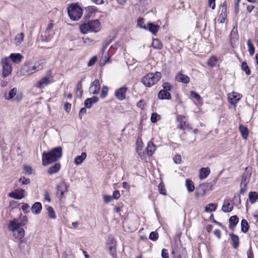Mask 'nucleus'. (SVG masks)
Masks as SVG:
<instances>
[{
	"mask_svg": "<svg viewBox=\"0 0 258 258\" xmlns=\"http://www.w3.org/2000/svg\"><path fill=\"white\" fill-rule=\"evenodd\" d=\"M97 60L96 56H93L88 62L87 65L88 67H91L93 66Z\"/></svg>",
	"mask_w": 258,
	"mask_h": 258,
	"instance_id": "nucleus-53",
	"label": "nucleus"
},
{
	"mask_svg": "<svg viewBox=\"0 0 258 258\" xmlns=\"http://www.w3.org/2000/svg\"><path fill=\"white\" fill-rule=\"evenodd\" d=\"M241 97L242 96L240 94L233 92L232 96H228L229 102L232 105H235Z\"/></svg>",
	"mask_w": 258,
	"mask_h": 258,
	"instance_id": "nucleus-18",
	"label": "nucleus"
},
{
	"mask_svg": "<svg viewBox=\"0 0 258 258\" xmlns=\"http://www.w3.org/2000/svg\"><path fill=\"white\" fill-rule=\"evenodd\" d=\"M31 71L34 72H37L38 70H40L42 69V66L41 64H38L37 65H33L32 63L31 64Z\"/></svg>",
	"mask_w": 258,
	"mask_h": 258,
	"instance_id": "nucleus-50",
	"label": "nucleus"
},
{
	"mask_svg": "<svg viewBox=\"0 0 258 258\" xmlns=\"http://www.w3.org/2000/svg\"><path fill=\"white\" fill-rule=\"evenodd\" d=\"M145 105L144 100H141L137 103V106L142 110L144 109Z\"/></svg>",
	"mask_w": 258,
	"mask_h": 258,
	"instance_id": "nucleus-62",
	"label": "nucleus"
},
{
	"mask_svg": "<svg viewBox=\"0 0 258 258\" xmlns=\"http://www.w3.org/2000/svg\"><path fill=\"white\" fill-rule=\"evenodd\" d=\"M173 160L176 164H180L182 161L181 157L179 154L175 155V156L173 158Z\"/></svg>",
	"mask_w": 258,
	"mask_h": 258,
	"instance_id": "nucleus-57",
	"label": "nucleus"
},
{
	"mask_svg": "<svg viewBox=\"0 0 258 258\" xmlns=\"http://www.w3.org/2000/svg\"><path fill=\"white\" fill-rule=\"evenodd\" d=\"M83 78H82L81 80L78 83L77 87H76V91H79L81 94V96H82V94L83 92V90L82 89V82L83 80Z\"/></svg>",
	"mask_w": 258,
	"mask_h": 258,
	"instance_id": "nucleus-47",
	"label": "nucleus"
},
{
	"mask_svg": "<svg viewBox=\"0 0 258 258\" xmlns=\"http://www.w3.org/2000/svg\"><path fill=\"white\" fill-rule=\"evenodd\" d=\"M23 169L25 173L28 175H30L32 173L33 169L31 166H24Z\"/></svg>",
	"mask_w": 258,
	"mask_h": 258,
	"instance_id": "nucleus-54",
	"label": "nucleus"
},
{
	"mask_svg": "<svg viewBox=\"0 0 258 258\" xmlns=\"http://www.w3.org/2000/svg\"><path fill=\"white\" fill-rule=\"evenodd\" d=\"M47 76L42 78L36 84L35 87L41 89L54 82L53 77L52 76V70H49L46 73Z\"/></svg>",
	"mask_w": 258,
	"mask_h": 258,
	"instance_id": "nucleus-6",
	"label": "nucleus"
},
{
	"mask_svg": "<svg viewBox=\"0 0 258 258\" xmlns=\"http://www.w3.org/2000/svg\"><path fill=\"white\" fill-rule=\"evenodd\" d=\"M217 207V204L211 203L207 205L205 208V211L206 212H214L216 211Z\"/></svg>",
	"mask_w": 258,
	"mask_h": 258,
	"instance_id": "nucleus-37",
	"label": "nucleus"
},
{
	"mask_svg": "<svg viewBox=\"0 0 258 258\" xmlns=\"http://www.w3.org/2000/svg\"><path fill=\"white\" fill-rule=\"evenodd\" d=\"M176 80L178 82L187 84L190 81L189 78L186 75L179 73L176 76Z\"/></svg>",
	"mask_w": 258,
	"mask_h": 258,
	"instance_id": "nucleus-20",
	"label": "nucleus"
},
{
	"mask_svg": "<svg viewBox=\"0 0 258 258\" xmlns=\"http://www.w3.org/2000/svg\"><path fill=\"white\" fill-rule=\"evenodd\" d=\"M60 167L59 163H56L48 168L47 172L50 175L56 173L59 170Z\"/></svg>",
	"mask_w": 258,
	"mask_h": 258,
	"instance_id": "nucleus-26",
	"label": "nucleus"
},
{
	"mask_svg": "<svg viewBox=\"0 0 258 258\" xmlns=\"http://www.w3.org/2000/svg\"><path fill=\"white\" fill-rule=\"evenodd\" d=\"M159 235L157 232L153 231L151 232L149 235V239L153 241H156L158 239Z\"/></svg>",
	"mask_w": 258,
	"mask_h": 258,
	"instance_id": "nucleus-45",
	"label": "nucleus"
},
{
	"mask_svg": "<svg viewBox=\"0 0 258 258\" xmlns=\"http://www.w3.org/2000/svg\"><path fill=\"white\" fill-rule=\"evenodd\" d=\"M241 70L244 71L245 74L247 76H249L251 74V71L246 61H243L242 62L241 65Z\"/></svg>",
	"mask_w": 258,
	"mask_h": 258,
	"instance_id": "nucleus-36",
	"label": "nucleus"
},
{
	"mask_svg": "<svg viewBox=\"0 0 258 258\" xmlns=\"http://www.w3.org/2000/svg\"><path fill=\"white\" fill-rule=\"evenodd\" d=\"M158 98L161 100H170L172 97L169 92L165 91L164 90H161L158 94Z\"/></svg>",
	"mask_w": 258,
	"mask_h": 258,
	"instance_id": "nucleus-21",
	"label": "nucleus"
},
{
	"mask_svg": "<svg viewBox=\"0 0 258 258\" xmlns=\"http://www.w3.org/2000/svg\"><path fill=\"white\" fill-rule=\"evenodd\" d=\"M247 258H254L253 253L252 252L251 246H250L247 251Z\"/></svg>",
	"mask_w": 258,
	"mask_h": 258,
	"instance_id": "nucleus-63",
	"label": "nucleus"
},
{
	"mask_svg": "<svg viewBox=\"0 0 258 258\" xmlns=\"http://www.w3.org/2000/svg\"><path fill=\"white\" fill-rule=\"evenodd\" d=\"M239 129L242 138L246 139L249 134V131L247 127L242 124H240L239 126Z\"/></svg>",
	"mask_w": 258,
	"mask_h": 258,
	"instance_id": "nucleus-28",
	"label": "nucleus"
},
{
	"mask_svg": "<svg viewBox=\"0 0 258 258\" xmlns=\"http://www.w3.org/2000/svg\"><path fill=\"white\" fill-rule=\"evenodd\" d=\"M19 181L23 184H28L30 182L29 178H26L25 177H22L19 179Z\"/></svg>",
	"mask_w": 258,
	"mask_h": 258,
	"instance_id": "nucleus-55",
	"label": "nucleus"
},
{
	"mask_svg": "<svg viewBox=\"0 0 258 258\" xmlns=\"http://www.w3.org/2000/svg\"><path fill=\"white\" fill-rule=\"evenodd\" d=\"M227 17V14L221 13L219 16V21L220 23L225 22V19Z\"/></svg>",
	"mask_w": 258,
	"mask_h": 258,
	"instance_id": "nucleus-60",
	"label": "nucleus"
},
{
	"mask_svg": "<svg viewBox=\"0 0 258 258\" xmlns=\"http://www.w3.org/2000/svg\"><path fill=\"white\" fill-rule=\"evenodd\" d=\"M233 209V204H231L230 200H225L224 201L222 210L225 213H229L231 212Z\"/></svg>",
	"mask_w": 258,
	"mask_h": 258,
	"instance_id": "nucleus-17",
	"label": "nucleus"
},
{
	"mask_svg": "<svg viewBox=\"0 0 258 258\" xmlns=\"http://www.w3.org/2000/svg\"><path fill=\"white\" fill-rule=\"evenodd\" d=\"M99 101L98 97L93 96L92 98H88L84 102V105L87 108H91L94 103H97Z\"/></svg>",
	"mask_w": 258,
	"mask_h": 258,
	"instance_id": "nucleus-16",
	"label": "nucleus"
},
{
	"mask_svg": "<svg viewBox=\"0 0 258 258\" xmlns=\"http://www.w3.org/2000/svg\"><path fill=\"white\" fill-rule=\"evenodd\" d=\"M29 208V206L28 204L26 203H22V206H21V209L23 210V212L25 213H28L29 212L28 210Z\"/></svg>",
	"mask_w": 258,
	"mask_h": 258,
	"instance_id": "nucleus-58",
	"label": "nucleus"
},
{
	"mask_svg": "<svg viewBox=\"0 0 258 258\" xmlns=\"http://www.w3.org/2000/svg\"><path fill=\"white\" fill-rule=\"evenodd\" d=\"M1 63L3 66L2 75L4 78H6L12 73V64L9 59L7 57L2 59Z\"/></svg>",
	"mask_w": 258,
	"mask_h": 258,
	"instance_id": "nucleus-7",
	"label": "nucleus"
},
{
	"mask_svg": "<svg viewBox=\"0 0 258 258\" xmlns=\"http://www.w3.org/2000/svg\"><path fill=\"white\" fill-rule=\"evenodd\" d=\"M176 121L179 122L177 128L184 130L185 127H188L189 126V124L186 123L185 116L183 115H178L176 117Z\"/></svg>",
	"mask_w": 258,
	"mask_h": 258,
	"instance_id": "nucleus-11",
	"label": "nucleus"
},
{
	"mask_svg": "<svg viewBox=\"0 0 258 258\" xmlns=\"http://www.w3.org/2000/svg\"><path fill=\"white\" fill-rule=\"evenodd\" d=\"M19 246L21 252L24 253H28L30 249L29 245L24 240H20Z\"/></svg>",
	"mask_w": 258,
	"mask_h": 258,
	"instance_id": "nucleus-27",
	"label": "nucleus"
},
{
	"mask_svg": "<svg viewBox=\"0 0 258 258\" xmlns=\"http://www.w3.org/2000/svg\"><path fill=\"white\" fill-rule=\"evenodd\" d=\"M127 90L128 88L126 87H122L115 90L114 95L119 100H123L125 99L126 93Z\"/></svg>",
	"mask_w": 258,
	"mask_h": 258,
	"instance_id": "nucleus-9",
	"label": "nucleus"
},
{
	"mask_svg": "<svg viewBox=\"0 0 258 258\" xmlns=\"http://www.w3.org/2000/svg\"><path fill=\"white\" fill-rule=\"evenodd\" d=\"M229 227L230 229L233 230L239 222V218L236 215H234L230 217L229 219Z\"/></svg>",
	"mask_w": 258,
	"mask_h": 258,
	"instance_id": "nucleus-22",
	"label": "nucleus"
},
{
	"mask_svg": "<svg viewBox=\"0 0 258 258\" xmlns=\"http://www.w3.org/2000/svg\"><path fill=\"white\" fill-rule=\"evenodd\" d=\"M87 157V154L85 152H82L81 155L77 156L74 160V163L76 165L81 164L83 161L86 159Z\"/></svg>",
	"mask_w": 258,
	"mask_h": 258,
	"instance_id": "nucleus-29",
	"label": "nucleus"
},
{
	"mask_svg": "<svg viewBox=\"0 0 258 258\" xmlns=\"http://www.w3.org/2000/svg\"><path fill=\"white\" fill-rule=\"evenodd\" d=\"M86 112H87V109H86V107H83L80 109V110L79 111V117L80 119H82L83 115H84V114H86Z\"/></svg>",
	"mask_w": 258,
	"mask_h": 258,
	"instance_id": "nucleus-59",
	"label": "nucleus"
},
{
	"mask_svg": "<svg viewBox=\"0 0 258 258\" xmlns=\"http://www.w3.org/2000/svg\"><path fill=\"white\" fill-rule=\"evenodd\" d=\"M109 252L113 258L116 257V253L115 252V250L113 249V248L112 246H110L108 248Z\"/></svg>",
	"mask_w": 258,
	"mask_h": 258,
	"instance_id": "nucleus-61",
	"label": "nucleus"
},
{
	"mask_svg": "<svg viewBox=\"0 0 258 258\" xmlns=\"http://www.w3.org/2000/svg\"><path fill=\"white\" fill-rule=\"evenodd\" d=\"M238 39L239 36L237 30L236 28L235 29V28H233L230 34V43L232 47H234V45L238 41Z\"/></svg>",
	"mask_w": 258,
	"mask_h": 258,
	"instance_id": "nucleus-14",
	"label": "nucleus"
},
{
	"mask_svg": "<svg viewBox=\"0 0 258 258\" xmlns=\"http://www.w3.org/2000/svg\"><path fill=\"white\" fill-rule=\"evenodd\" d=\"M25 191L22 188L15 189L9 194V196L16 200H21L25 197Z\"/></svg>",
	"mask_w": 258,
	"mask_h": 258,
	"instance_id": "nucleus-8",
	"label": "nucleus"
},
{
	"mask_svg": "<svg viewBox=\"0 0 258 258\" xmlns=\"http://www.w3.org/2000/svg\"><path fill=\"white\" fill-rule=\"evenodd\" d=\"M62 156V149L58 146L53 148L47 152L42 154V165L46 166L51 163L57 161Z\"/></svg>",
	"mask_w": 258,
	"mask_h": 258,
	"instance_id": "nucleus-1",
	"label": "nucleus"
},
{
	"mask_svg": "<svg viewBox=\"0 0 258 258\" xmlns=\"http://www.w3.org/2000/svg\"><path fill=\"white\" fill-rule=\"evenodd\" d=\"M42 210V205L40 202H35L31 207L32 212L35 215H38Z\"/></svg>",
	"mask_w": 258,
	"mask_h": 258,
	"instance_id": "nucleus-24",
	"label": "nucleus"
},
{
	"mask_svg": "<svg viewBox=\"0 0 258 258\" xmlns=\"http://www.w3.org/2000/svg\"><path fill=\"white\" fill-rule=\"evenodd\" d=\"M100 85L99 80L95 79L91 84L89 88L90 91L94 95H97L99 93Z\"/></svg>",
	"mask_w": 258,
	"mask_h": 258,
	"instance_id": "nucleus-13",
	"label": "nucleus"
},
{
	"mask_svg": "<svg viewBox=\"0 0 258 258\" xmlns=\"http://www.w3.org/2000/svg\"><path fill=\"white\" fill-rule=\"evenodd\" d=\"M160 118V116L158 115L157 113L154 112L152 114L151 117V121L153 123H155L157 122L158 119Z\"/></svg>",
	"mask_w": 258,
	"mask_h": 258,
	"instance_id": "nucleus-49",
	"label": "nucleus"
},
{
	"mask_svg": "<svg viewBox=\"0 0 258 258\" xmlns=\"http://www.w3.org/2000/svg\"><path fill=\"white\" fill-rule=\"evenodd\" d=\"M229 236L231 240L232 247L235 249H237L239 245V237L234 233H230Z\"/></svg>",
	"mask_w": 258,
	"mask_h": 258,
	"instance_id": "nucleus-19",
	"label": "nucleus"
},
{
	"mask_svg": "<svg viewBox=\"0 0 258 258\" xmlns=\"http://www.w3.org/2000/svg\"><path fill=\"white\" fill-rule=\"evenodd\" d=\"M160 26L152 22H148L146 30H148L153 34L155 35L158 32Z\"/></svg>",
	"mask_w": 258,
	"mask_h": 258,
	"instance_id": "nucleus-15",
	"label": "nucleus"
},
{
	"mask_svg": "<svg viewBox=\"0 0 258 258\" xmlns=\"http://www.w3.org/2000/svg\"><path fill=\"white\" fill-rule=\"evenodd\" d=\"M217 60L216 57L212 56L208 59L207 64L211 67H213L216 66Z\"/></svg>",
	"mask_w": 258,
	"mask_h": 258,
	"instance_id": "nucleus-41",
	"label": "nucleus"
},
{
	"mask_svg": "<svg viewBox=\"0 0 258 258\" xmlns=\"http://www.w3.org/2000/svg\"><path fill=\"white\" fill-rule=\"evenodd\" d=\"M47 210L48 211L49 217L51 219H55L56 216L53 209L51 207L49 206L48 207Z\"/></svg>",
	"mask_w": 258,
	"mask_h": 258,
	"instance_id": "nucleus-42",
	"label": "nucleus"
},
{
	"mask_svg": "<svg viewBox=\"0 0 258 258\" xmlns=\"http://www.w3.org/2000/svg\"><path fill=\"white\" fill-rule=\"evenodd\" d=\"M80 29L81 32L83 34L87 33L89 31L97 32L100 29V23L98 20H92L87 23L81 24Z\"/></svg>",
	"mask_w": 258,
	"mask_h": 258,
	"instance_id": "nucleus-3",
	"label": "nucleus"
},
{
	"mask_svg": "<svg viewBox=\"0 0 258 258\" xmlns=\"http://www.w3.org/2000/svg\"><path fill=\"white\" fill-rule=\"evenodd\" d=\"M249 228V225L248 222L245 219H242L241 221V231L246 233L248 232Z\"/></svg>",
	"mask_w": 258,
	"mask_h": 258,
	"instance_id": "nucleus-31",
	"label": "nucleus"
},
{
	"mask_svg": "<svg viewBox=\"0 0 258 258\" xmlns=\"http://www.w3.org/2000/svg\"><path fill=\"white\" fill-rule=\"evenodd\" d=\"M249 200L251 204H254L258 199V193L256 191H250L248 194Z\"/></svg>",
	"mask_w": 258,
	"mask_h": 258,
	"instance_id": "nucleus-30",
	"label": "nucleus"
},
{
	"mask_svg": "<svg viewBox=\"0 0 258 258\" xmlns=\"http://www.w3.org/2000/svg\"><path fill=\"white\" fill-rule=\"evenodd\" d=\"M17 92V89L16 88H12L9 92L8 96H5V99L8 100H12L14 98Z\"/></svg>",
	"mask_w": 258,
	"mask_h": 258,
	"instance_id": "nucleus-35",
	"label": "nucleus"
},
{
	"mask_svg": "<svg viewBox=\"0 0 258 258\" xmlns=\"http://www.w3.org/2000/svg\"><path fill=\"white\" fill-rule=\"evenodd\" d=\"M22 224L19 222V219H14L10 221L8 229L13 232V236L17 239H21L25 235V231L21 226Z\"/></svg>",
	"mask_w": 258,
	"mask_h": 258,
	"instance_id": "nucleus-2",
	"label": "nucleus"
},
{
	"mask_svg": "<svg viewBox=\"0 0 258 258\" xmlns=\"http://www.w3.org/2000/svg\"><path fill=\"white\" fill-rule=\"evenodd\" d=\"M161 256L162 258H169V255L167 249L163 248L162 250Z\"/></svg>",
	"mask_w": 258,
	"mask_h": 258,
	"instance_id": "nucleus-64",
	"label": "nucleus"
},
{
	"mask_svg": "<svg viewBox=\"0 0 258 258\" xmlns=\"http://www.w3.org/2000/svg\"><path fill=\"white\" fill-rule=\"evenodd\" d=\"M9 58L13 62L19 63L21 61L23 56L20 53H11Z\"/></svg>",
	"mask_w": 258,
	"mask_h": 258,
	"instance_id": "nucleus-25",
	"label": "nucleus"
},
{
	"mask_svg": "<svg viewBox=\"0 0 258 258\" xmlns=\"http://www.w3.org/2000/svg\"><path fill=\"white\" fill-rule=\"evenodd\" d=\"M31 64L32 62L27 61L22 66L21 72L23 75H31L33 73L31 70Z\"/></svg>",
	"mask_w": 258,
	"mask_h": 258,
	"instance_id": "nucleus-12",
	"label": "nucleus"
},
{
	"mask_svg": "<svg viewBox=\"0 0 258 258\" xmlns=\"http://www.w3.org/2000/svg\"><path fill=\"white\" fill-rule=\"evenodd\" d=\"M185 185L188 192H192L195 190V186L192 181L189 179H187L185 181Z\"/></svg>",
	"mask_w": 258,
	"mask_h": 258,
	"instance_id": "nucleus-34",
	"label": "nucleus"
},
{
	"mask_svg": "<svg viewBox=\"0 0 258 258\" xmlns=\"http://www.w3.org/2000/svg\"><path fill=\"white\" fill-rule=\"evenodd\" d=\"M67 9L69 16L73 21H78L82 16L83 10L78 3L72 4Z\"/></svg>",
	"mask_w": 258,
	"mask_h": 258,
	"instance_id": "nucleus-5",
	"label": "nucleus"
},
{
	"mask_svg": "<svg viewBox=\"0 0 258 258\" xmlns=\"http://www.w3.org/2000/svg\"><path fill=\"white\" fill-rule=\"evenodd\" d=\"M41 40L44 42H49L52 39V36L49 34V33L45 34V35L41 36Z\"/></svg>",
	"mask_w": 258,
	"mask_h": 258,
	"instance_id": "nucleus-46",
	"label": "nucleus"
},
{
	"mask_svg": "<svg viewBox=\"0 0 258 258\" xmlns=\"http://www.w3.org/2000/svg\"><path fill=\"white\" fill-rule=\"evenodd\" d=\"M108 88L107 86H103L102 88L100 97L102 98H104L106 97L108 93Z\"/></svg>",
	"mask_w": 258,
	"mask_h": 258,
	"instance_id": "nucleus-48",
	"label": "nucleus"
},
{
	"mask_svg": "<svg viewBox=\"0 0 258 258\" xmlns=\"http://www.w3.org/2000/svg\"><path fill=\"white\" fill-rule=\"evenodd\" d=\"M24 34L20 33L17 34L15 36V40L17 45H19L24 40Z\"/></svg>",
	"mask_w": 258,
	"mask_h": 258,
	"instance_id": "nucleus-39",
	"label": "nucleus"
},
{
	"mask_svg": "<svg viewBox=\"0 0 258 258\" xmlns=\"http://www.w3.org/2000/svg\"><path fill=\"white\" fill-rule=\"evenodd\" d=\"M162 87L164 90L168 92L170 91L172 89V86L171 84L168 82H165L162 84Z\"/></svg>",
	"mask_w": 258,
	"mask_h": 258,
	"instance_id": "nucleus-51",
	"label": "nucleus"
},
{
	"mask_svg": "<svg viewBox=\"0 0 258 258\" xmlns=\"http://www.w3.org/2000/svg\"><path fill=\"white\" fill-rule=\"evenodd\" d=\"M158 189L159 193L163 195H166V189L165 188V186L164 185V183L163 182H161L158 186Z\"/></svg>",
	"mask_w": 258,
	"mask_h": 258,
	"instance_id": "nucleus-43",
	"label": "nucleus"
},
{
	"mask_svg": "<svg viewBox=\"0 0 258 258\" xmlns=\"http://www.w3.org/2000/svg\"><path fill=\"white\" fill-rule=\"evenodd\" d=\"M210 170L209 168H202L200 172V178L204 179L206 178L210 174Z\"/></svg>",
	"mask_w": 258,
	"mask_h": 258,
	"instance_id": "nucleus-33",
	"label": "nucleus"
},
{
	"mask_svg": "<svg viewBox=\"0 0 258 258\" xmlns=\"http://www.w3.org/2000/svg\"><path fill=\"white\" fill-rule=\"evenodd\" d=\"M251 175V173L245 171L242 176L241 182L240 184L247 185L249 182V178Z\"/></svg>",
	"mask_w": 258,
	"mask_h": 258,
	"instance_id": "nucleus-32",
	"label": "nucleus"
},
{
	"mask_svg": "<svg viewBox=\"0 0 258 258\" xmlns=\"http://www.w3.org/2000/svg\"><path fill=\"white\" fill-rule=\"evenodd\" d=\"M137 25L142 29H146L147 26L144 24V19L142 18H140L138 19Z\"/></svg>",
	"mask_w": 258,
	"mask_h": 258,
	"instance_id": "nucleus-44",
	"label": "nucleus"
},
{
	"mask_svg": "<svg viewBox=\"0 0 258 258\" xmlns=\"http://www.w3.org/2000/svg\"><path fill=\"white\" fill-rule=\"evenodd\" d=\"M161 74L156 72L154 74L149 73L145 75L141 80V82L147 87H151L156 84L161 79Z\"/></svg>",
	"mask_w": 258,
	"mask_h": 258,
	"instance_id": "nucleus-4",
	"label": "nucleus"
},
{
	"mask_svg": "<svg viewBox=\"0 0 258 258\" xmlns=\"http://www.w3.org/2000/svg\"><path fill=\"white\" fill-rule=\"evenodd\" d=\"M97 11V8L94 6H89L87 8V11L90 14H95Z\"/></svg>",
	"mask_w": 258,
	"mask_h": 258,
	"instance_id": "nucleus-52",
	"label": "nucleus"
},
{
	"mask_svg": "<svg viewBox=\"0 0 258 258\" xmlns=\"http://www.w3.org/2000/svg\"><path fill=\"white\" fill-rule=\"evenodd\" d=\"M156 149V146L154 144L152 141H150L148 143L146 148L147 153L148 156H151L153 155Z\"/></svg>",
	"mask_w": 258,
	"mask_h": 258,
	"instance_id": "nucleus-23",
	"label": "nucleus"
},
{
	"mask_svg": "<svg viewBox=\"0 0 258 258\" xmlns=\"http://www.w3.org/2000/svg\"><path fill=\"white\" fill-rule=\"evenodd\" d=\"M68 185L66 184L64 181H61L59 184L56 185V194H59V198L60 199L63 198L64 192L68 191Z\"/></svg>",
	"mask_w": 258,
	"mask_h": 258,
	"instance_id": "nucleus-10",
	"label": "nucleus"
},
{
	"mask_svg": "<svg viewBox=\"0 0 258 258\" xmlns=\"http://www.w3.org/2000/svg\"><path fill=\"white\" fill-rule=\"evenodd\" d=\"M190 96L193 98L196 99L198 100H199L201 99L200 95L195 91H190Z\"/></svg>",
	"mask_w": 258,
	"mask_h": 258,
	"instance_id": "nucleus-56",
	"label": "nucleus"
},
{
	"mask_svg": "<svg viewBox=\"0 0 258 258\" xmlns=\"http://www.w3.org/2000/svg\"><path fill=\"white\" fill-rule=\"evenodd\" d=\"M248 47V51L250 55H253L255 52V48L253 45L251 43V40L248 39L247 42Z\"/></svg>",
	"mask_w": 258,
	"mask_h": 258,
	"instance_id": "nucleus-40",
	"label": "nucleus"
},
{
	"mask_svg": "<svg viewBox=\"0 0 258 258\" xmlns=\"http://www.w3.org/2000/svg\"><path fill=\"white\" fill-rule=\"evenodd\" d=\"M152 46L154 48L158 49H161L163 47L162 42L158 39H153Z\"/></svg>",
	"mask_w": 258,
	"mask_h": 258,
	"instance_id": "nucleus-38",
	"label": "nucleus"
}]
</instances>
